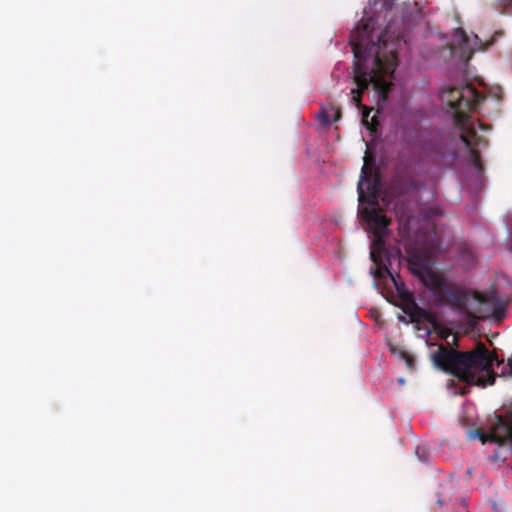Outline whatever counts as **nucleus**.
Instances as JSON below:
<instances>
[{"label": "nucleus", "mask_w": 512, "mask_h": 512, "mask_svg": "<svg viewBox=\"0 0 512 512\" xmlns=\"http://www.w3.org/2000/svg\"><path fill=\"white\" fill-rule=\"evenodd\" d=\"M376 20L373 16L364 17L360 24L351 32L350 45L354 54L353 80L356 88L351 90V102L362 110V123L371 132H376L379 122L374 115L370 117L373 108L362 105V95L372 84L377 93V105L384 107L393 83L392 78L398 66V50L406 44L404 30L398 29L396 21L387 24L385 30L374 36Z\"/></svg>", "instance_id": "obj_1"}, {"label": "nucleus", "mask_w": 512, "mask_h": 512, "mask_svg": "<svg viewBox=\"0 0 512 512\" xmlns=\"http://www.w3.org/2000/svg\"><path fill=\"white\" fill-rule=\"evenodd\" d=\"M431 360L436 368L468 384L482 387L495 383L497 374L493 370L494 362L498 366L504 362L481 342L467 352L440 345L431 354Z\"/></svg>", "instance_id": "obj_2"}, {"label": "nucleus", "mask_w": 512, "mask_h": 512, "mask_svg": "<svg viewBox=\"0 0 512 512\" xmlns=\"http://www.w3.org/2000/svg\"><path fill=\"white\" fill-rule=\"evenodd\" d=\"M440 98L454 110L453 123L460 131L461 141L469 148L470 160L477 169L481 170V158L478 147H485L488 141L479 136L473 126L470 112L476 111L484 100L471 84L460 87H446L441 90Z\"/></svg>", "instance_id": "obj_3"}, {"label": "nucleus", "mask_w": 512, "mask_h": 512, "mask_svg": "<svg viewBox=\"0 0 512 512\" xmlns=\"http://www.w3.org/2000/svg\"><path fill=\"white\" fill-rule=\"evenodd\" d=\"M357 191L359 203H367L369 205V207L362 208L360 214L375 237L373 241L374 247L380 248L384 243L383 238L388 232L391 220L377 208L380 179L367 157H365V163L361 169Z\"/></svg>", "instance_id": "obj_4"}, {"label": "nucleus", "mask_w": 512, "mask_h": 512, "mask_svg": "<svg viewBox=\"0 0 512 512\" xmlns=\"http://www.w3.org/2000/svg\"><path fill=\"white\" fill-rule=\"evenodd\" d=\"M408 264L414 274L421 276L424 285L431 291L439 304L448 305L458 311L466 309L468 297L464 290L448 282L441 274L431 270L428 267V258L424 253L408 251Z\"/></svg>", "instance_id": "obj_5"}, {"label": "nucleus", "mask_w": 512, "mask_h": 512, "mask_svg": "<svg viewBox=\"0 0 512 512\" xmlns=\"http://www.w3.org/2000/svg\"><path fill=\"white\" fill-rule=\"evenodd\" d=\"M389 276L391 280L393 281L396 290L399 294V296L402 298V300L405 302V307L403 308V311L405 314H407L412 321H418L419 319H425L429 322H434V316L425 310L424 308H421L418 306V304L413 300L412 294L405 289L404 283L400 281L399 275H394L386 266L378 267L374 271V276L376 278H383L385 276Z\"/></svg>", "instance_id": "obj_6"}, {"label": "nucleus", "mask_w": 512, "mask_h": 512, "mask_svg": "<svg viewBox=\"0 0 512 512\" xmlns=\"http://www.w3.org/2000/svg\"><path fill=\"white\" fill-rule=\"evenodd\" d=\"M457 151L442 142L429 145L425 149V158L438 167H448L457 158Z\"/></svg>", "instance_id": "obj_7"}, {"label": "nucleus", "mask_w": 512, "mask_h": 512, "mask_svg": "<svg viewBox=\"0 0 512 512\" xmlns=\"http://www.w3.org/2000/svg\"><path fill=\"white\" fill-rule=\"evenodd\" d=\"M490 432L493 443L503 444L507 441L512 443V419L506 420L497 416V423Z\"/></svg>", "instance_id": "obj_8"}, {"label": "nucleus", "mask_w": 512, "mask_h": 512, "mask_svg": "<svg viewBox=\"0 0 512 512\" xmlns=\"http://www.w3.org/2000/svg\"><path fill=\"white\" fill-rule=\"evenodd\" d=\"M458 32H459L460 39H461V43H460L461 48H468L467 55L465 56V58L468 60L471 57V55L474 53V51L482 46V43H481L480 39L478 38V36L474 35L473 44L470 45V39H469L468 35L465 33V31L463 29H459Z\"/></svg>", "instance_id": "obj_9"}, {"label": "nucleus", "mask_w": 512, "mask_h": 512, "mask_svg": "<svg viewBox=\"0 0 512 512\" xmlns=\"http://www.w3.org/2000/svg\"><path fill=\"white\" fill-rule=\"evenodd\" d=\"M478 301L480 303H491L493 305V312L498 318L500 317V313H502L504 310L503 305L500 304L499 301L497 300V295L495 292L480 295L478 297Z\"/></svg>", "instance_id": "obj_10"}, {"label": "nucleus", "mask_w": 512, "mask_h": 512, "mask_svg": "<svg viewBox=\"0 0 512 512\" xmlns=\"http://www.w3.org/2000/svg\"><path fill=\"white\" fill-rule=\"evenodd\" d=\"M395 4V0H369V5L375 14L390 11Z\"/></svg>", "instance_id": "obj_11"}, {"label": "nucleus", "mask_w": 512, "mask_h": 512, "mask_svg": "<svg viewBox=\"0 0 512 512\" xmlns=\"http://www.w3.org/2000/svg\"><path fill=\"white\" fill-rule=\"evenodd\" d=\"M470 436L472 438H478L483 444L486 442L493 443L491 432L487 433L483 430L476 429L470 433Z\"/></svg>", "instance_id": "obj_12"}, {"label": "nucleus", "mask_w": 512, "mask_h": 512, "mask_svg": "<svg viewBox=\"0 0 512 512\" xmlns=\"http://www.w3.org/2000/svg\"><path fill=\"white\" fill-rule=\"evenodd\" d=\"M497 6L500 8V13L503 15H510L512 8V0H497Z\"/></svg>", "instance_id": "obj_13"}, {"label": "nucleus", "mask_w": 512, "mask_h": 512, "mask_svg": "<svg viewBox=\"0 0 512 512\" xmlns=\"http://www.w3.org/2000/svg\"><path fill=\"white\" fill-rule=\"evenodd\" d=\"M401 357L405 361L407 368L413 370L415 367L414 357L405 351L401 352Z\"/></svg>", "instance_id": "obj_14"}, {"label": "nucleus", "mask_w": 512, "mask_h": 512, "mask_svg": "<svg viewBox=\"0 0 512 512\" xmlns=\"http://www.w3.org/2000/svg\"><path fill=\"white\" fill-rule=\"evenodd\" d=\"M320 117H321V121L324 123V124H330L331 123V118L328 114V111L326 110H322L321 113H320Z\"/></svg>", "instance_id": "obj_15"}, {"label": "nucleus", "mask_w": 512, "mask_h": 512, "mask_svg": "<svg viewBox=\"0 0 512 512\" xmlns=\"http://www.w3.org/2000/svg\"><path fill=\"white\" fill-rule=\"evenodd\" d=\"M333 111V121H338L341 118V109L339 107H331Z\"/></svg>", "instance_id": "obj_16"}, {"label": "nucleus", "mask_w": 512, "mask_h": 512, "mask_svg": "<svg viewBox=\"0 0 512 512\" xmlns=\"http://www.w3.org/2000/svg\"><path fill=\"white\" fill-rule=\"evenodd\" d=\"M418 189V182L414 179H410L408 181V189L407 190H403L402 192L405 193L407 192L408 190H416Z\"/></svg>", "instance_id": "obj_17"}, {"label": "nucleus", "mask_w": 512, "mask_h": 512, "mask_svg": "<svg viewBox=\"0 0 512 512\" xmlns=\"http://www.w3.org/2000/svg\"><path fill=\"white\" fill-rule=\"evenodd\" d=\"M478 123H479L480 129H482V130H488L489 129V127L486 124H484L482 121H478Z\"/></svg>", "instance_id": "obj_18"}, {"label": "nucleus", "mask_w": 512, "mask_h": 512, "mask_svg": "<svg viewBox=\"0 0 512 512\" xmlns=\"http://www.w3.org/2000/svg\"><path fill=\"white\" fill-rule=\"evenodd\" d=\"M371 258H372V260H373L375 263H377V262H378V260H377L376 255H375V253H374V252H372V253H371Z\"/></svg>", "instance_id": "obj_19"}]
</instances>
